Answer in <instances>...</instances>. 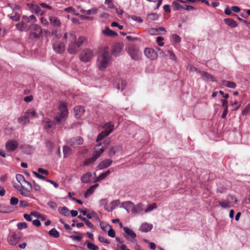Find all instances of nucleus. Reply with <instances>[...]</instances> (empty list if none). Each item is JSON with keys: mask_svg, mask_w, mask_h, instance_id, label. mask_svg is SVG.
Here are the masks:
<instances>
[{"mask_svg": "<svg viewBox=\"0 0 250 250\" xmlns=\"http://www.w3.org/2000/svg\"><path fill=\"white\" fill-rule=\"evenodd\" d=\"M38 173L39 174H45L46 175H48V171L47 169H44L41 167H40L38 169V172H36Z\"/></svg>", "mask_w": 250, "mask_h": 250, "instance_id": "63", "label": "nucleus"}, {"mask_svg": "<svg viewBox=\"0 0 250 250\" xmlns=\"http://www.w3.org/2000/svg\"><path fill=\"white\" fill-rule=\"evenodd\" d=\"M222 84L227 87L231 88H235L236 87V83L233 82L224 80L222 81Z\"/></svg>", "mask_w": 250, "mask_h": 250, "instance_id": "33", "label": "nucleus"}, {"mask_svg": "<svg viewBox=\"0 0 250 250\" xmlns=\"http://www.w3.org/2000/svg\"><path fill=\"white\" fill-rule=\"evenodd\" d=\"M85 216H87V218L89 219H91L93 218H96L97 219L99 220V218L97 216V214H96L94 211H92L90 213H88L87 214L85 215Z\"/></svg>", "mask_w": 250, "mask_h": 250, "instance_id": "54", "label": "nucleus"}, {"mask_svg": "<svg viewBox=\"0 0 250 250\" xmlns=\"http://www.w3.org/2000/svg\"><path fill=\"white\" fill-rule=\"evenodd\" d=\"M111 58L110 52L105 50L102 53L99 60V68L103 70L108 66Z\"/></svg>", "mask_w": 250, "mask_h": 250, "instance_id": "3", "label": "nucleus"}, {"mask_svg": "<svg viewBox=\"0 0 250 250\" xmlns=\"http://www.w3.org/2000/svg\"><path fill=\"white\" fill-rule=\"evenodd\" d=\"M33 174H34V175L36 176V177L38 178V179H41L42 180H45V181H46V180H48V179H46L44 176H43L36 171H33Z\"/></svg>", "mask_w": 250, "mask_h": 250, "instance_id": "58", "label": "nucleus"}, {"mask_svg": "<svg viewBox=\"0 0 250 250\" xmlns=\"http://www.w3.org/2000/svg\"><path fill=\"white\" fill-rule=\"evenodd\" d=\"M19 199L17 197H12L10 199V205L12 206H15L19 203Z\"/></svg>", "mask_w": 250, "mask_h": 250, "instance_id": "62", "label": "nucleus"}, {"mask_svg": "<svg viewBox=\"0 0 250 250\" xmlns=\"http://www.w3.org/2000/svg\"><path fill=\"white\" fill-rule=\"evenodd\" d=\"M202 76V79L204 81H211L212 82H216L215 78L212 75L209 74L208 72L202 71L200 73Z\"/></svg>", "mask_w": 250, "mask_h": 250, "instance_id": "18", "label": "nucleus"}, {"mask_svg": "<svg viewBox=\"0 0 250 250\" xmlns=\"http://www.w3.org/2000/svg\"><path fill=\"white\" fill-rule=\"evenodd\" d=\"M123 206L125 208H130L132 209V213H137L138 211L135 210L136 208L134 204L130 201L125 202L123 203Z\"/></svg>", "mask_w": 250, "mask_h": 250, "instance_id": "25", "label": "nucleus"}, {"mask_svg": "<svg viewBox=\"0 0 250 250\" xmlns=\"http://www.w3.org/2000/svg\"><path fill=\"white\" fill-rule=\"evenodd\" d=\"M167 32L166 29L163 27H160L158 28H151L148 29V32L152 35H157L165 34Z\"/></svg>", "mask_w": 250, "mask_h": 250, "instance_id": "14", "label": "nucleus"}, {"mask_svg": "<svg viewBox=\"0 0 250 250\" xmlns=\"http://www.w3.org/2000/svg\"><path fill=\"white\" fill-rule=\"evenodd\" d=\"M172 40L175 43H179L181 42V39L179 36L177 34H174L172 36Z\"/></svg>", "mask_w": 250, "mask_h": 250, "instance_id": "60", "label": "nucleus"}, {"mask_svg": "<svg viewBox=\"0 0 250 250\" xmlns=\"http://www.w3.org/2000/svg\"><path fill=\"white\" fill-rule=\"evenodd\" d=\"M16 179H17V181H18L19 183H20L21 185H22V183H24L27 184V185L30 187V189L32 188V185H31V183L25 180V178L23 175L21 174H17V175H16Z\"/></svg>", "mask_w": 250, "mask_h": 250, "instance_id": "20", "label": "nucleus"}, {"mask_svg": "<svg viewBox=\"0 0 250 250\" xmlns=\"http://www.w3.org/2000/svg\"><path fill=\"white\" fill-rule=\"evenodd\" d=\"M52 47L54 51L58 54H62L65 48V43L60 41H55L52 44Z\"/></svg>", "mask_w": 250, "mask_h": 250, "instance_id": "6", "label": "nucleus"}, {"mask_svg": "<svg viewBox=\"0 0 250 250\" xmlns=\"http://www.w3.org/2000/svg\"><path fill=\"white\" fill-rule=\"evenodd\" d=\"M167 56H169V59L175 61L176 59V57L175 54L170 50H167Z\"/></svg>", "mask_w": 250, "mask_h": 250, "instance_id": "61", "label": "nucleus"}, {"mask_svg": "<svg viewBox=\"0 0 250 250\" xmlns=\"http://www.w3.org/2000/svg\"><path fill=\"white\" fill-rule=\"evenodd\" d=\"M42 35V34L39 33V32H31L29 34V39L32 40L39 39Z\"/></svg>", "mask_w": 250, "mask_h": 250, "instance_id": "38", "label": "nucleus"}, {"mask_svg": "<svg viewBox=\"0 0 250 250\" xmlns=\"http://www.w3.org/2000/svg\"><path fill=\"white\" fill-rule=\"evenodd\" d=\"M127 52L131 58L135 61L138 60L141 56V53L138 49L134 46H129Z\"/></svg>", "mask_w": 250, "mask_h": 250, "instance_id": "8", "label": "nucleus"}, {"mask_svg": "<svg viewBox=\"0 0 250 250\" xmlns=\"http://www.w3.org/2000/svg\"><path fill=\"white\" fill-rule=\"evenodd\" d=\"M87 247L89 250H99V247L97 245L90 242H87Z\"/></svg>", "mask_w": 250, "mask_h": 250, "instance_id": "47", "label": "nucleus"}, {"mask_svg": "<svg viewBox=\"0 0 250 250\" xmlns=\"http://www.w3.org/2000/svg\"><path fill=\"white\" fill-rule=\"evenodd\" d=\"M91 178V174L90 172H88L81 176V180L83 183H88L90 182Z\"/></svg>", "mask_w": 250, "mask_h": 250, "instance_id": "30", "label": "nucleus"}, {"mask_svg": "<svg viewBox=\"0 0 250 250\" xmlns=\"http://www.w3.org/2000/svg\"><path fill=\"white\" fill-rule=\"evenodd\" d=\"M32 190V188H25L22 187L21 189H20L21 194L23 196L29 197L30 196V191Z\"/></svg>", "mask_w": 250, "mask_h": 250, "instance_id": "35", "label": "nucleus"}, {"mask_svg": "<svg viewBox=\"0 0 250 250\" xmlns=\"http://www.w3.org/2000/svg\"><path fill=\"white\" fill-rule=\"evenodd\" d=\"M71 149L69 146H64L63 147V152L64 156L71 154Z\"/></svg>", "mask_w": 250, "mask_h": 250, "instance_id": "46", "label": "nucleus"}, {"mask_svg": "<svg viewBox=\"0 0 250 250\" xmlns=\"http://www.w3.org/2000/svg\"><path fill=\"white\" fill-rule=\"evenodd\" d=\"M98 157H90L88 159L84 160V162H83V166H89L92 164H93L96 160V158Z\"/></svg>", "mask_w": 250, "mask_h": 250, "instance_id": "39", "label": "nucleus"}, {"mask_svg": "<svg viewBox=\"0 0 250 250\" xmlns=\"http://www.w3.org/2000/svg\"><path fill=\"white\" fill-rule=\"evenodd\" d=\"M121 150L122 147L120 146H114L110 148L108 154L109 156H112L115 155L117 152L120 151Z\"/></svg>", "mask_w": 250, "mask_h": 250, "instance_id": "34", "label": "nucleus"}, {"mask_svg": "<svg viewBox=\"0 0 250 250\" xmlns=\"http://www.w3.org/2000/svg\"><path fill=\"white\" fill-rule=\"evenodd\" d=\"M93 56V51L89 49L83 50L80 54V59L84 62H88Z\"/></svg>", "mask_w": 250, "mask_h": 250, "instance_id": "7", "label": "nucleus"}, {"mask_svg": "<svg viewBox=\"0 0 250 250\" xmlns=\"http://www.w3.org/2000/svg\"><path fill=\"white\" fill-rule=\"evenodd\" d=\"M156 49L158 51L159 55L162 57H165L166 56H167V50L163 51L161 48L159 47H157Z\"/></svg>", "mask_w": 250, "mask_h": 250, "instance_id": "59", "label": "nucleus"}, {"mask_svg": "<svg viewBox=\"0 0 250 250\" xmlns=\"http://www.w3.org/2000/svg\"><path fill=\"white\" fill-rule=\"evenodd\" d=\"M188 70L190 71V72H193V71H195L197 73H199L200 74V73H201L202 71H201L199 69H198V68H197L196 67H194L193 66H192V65H189L188 67Z\"/></svg>", "mask_w": 250, "mask_h": 250, "instance_id": "57", "label": "nucleus"}, {"mask_svg": "<svg viewBox=\"0 0 250 250\" xmlns=\"http://www.w3.org/2000/svg\"><path fill=\"white\" fill-rule=\"evenodd\" d=\"M110 173V171L109 170H108L101 174H100V175H99L98 177L97 178V180H96V181H100L101 180H102L104 179L106 176H107Z\"/></svg>", "mask_w": 250, "mask_h": 250, "instance_id": "41", "label": "nucleus"}, {"mask_svg": "<svg viewBox=\"0 0 250 250\" xmlns=\"http://www.w3.org/2000/svg\"><path fill=\"white\" fill-rule=\"evenodd\" d=\"M163 40H164V38H163L162 37L159 36L157 38L156 42L159 46H162L164 45V43L163 42Z\"/></svg>", "mask_w": 250, "mask_h": 250, "instance_id": "64", "label": "nucleus"}, {"mask_svg": "<svg viewBox=\"0 0 250 250\" xmlns=\"http://www.w3.org/2000/svg\"><path fill=\"white\" fill-rule=\"evenodd\" d=\"M31 28L34 32H39V33L42 34V29L41 26L37 24L33 23L31 24Z\"/></svg>", "mask_w": 250, "mask_h": 250, "instance_id": "40", "label": "nucleus"}, {"mask_svg": "<svg viewBox=\"0 0 250 250\" xmlns=\"http://www.w3.org/2000/svg\"><path fill=\"white\" fill-rule=\"evenodd\" d=\"M70 34H74L72 32H66L64 34V35L63 36V39L64 40H65V42H66L67 39H68L69 42L71 41V37Z\"/></svg>", "mask_w": 250, "mask_h": 250, "instance_id": "56", "label": "nucleus"}, {"mask_svg": "<svg viewBox=\"0 0 250 250\" xmlns=\"http://www.w3.org/2000/svg\"><path fill=\"white\" fill-rule=\"evenodd\" d=\"M28 117L25 115L21 117H20L18 119V122L20 124H22V125H25L29 123V120H28Z\"/></svg>", "mask_w": 250, "mask_h": 250, "instance_id": "37", "label": "nucleus"}, {"mask_svg": "<svg viewBox=\"0 0 250 250\" xmlns=\"http://www.w3.org/2000/svg\"><path fill=\"white\" fill-rule=\"evenodd\" d=\"M76 42L80 48L82 49V45L87 43V40L84 36H80L77 40L76 39Z\"/></svg>", "mask_w": 250, "mask_h": 250, "instance_id": "29", "label": "nucleus"}, {"mask_svg": "<svg viewBox=\"0 0 250 250\" xmlns=\"http://www.w3.org/2000/svg\"><path fill=\"white\" fill-rule=\"evenodd\" d=\"M7 6L11 8L13 11L16 10H19L21 9V6L19 5L11 3H8Z\"/></svg>", "mask_w": 250, "mask_h": 250, "instance_id": "50", "label": "nucleus"}, {"mask_svg": "<svg viewBox=\"0 0 250 250\" xmlns=\"http://www.w3.org/2000/svg\"><path fill=\"white\" fill-rule=\"evenodd\" d=\"M25 115L28 117V120L30 121L31 118L36 117L37 114L35 109H31L25 113Z\"/></svg>", "mask_w": 250, "mask_h": 250, "instance_id": "36", "label": "nucleus"}, {"mask_svg": "<svg viewBox=\"0 0 250 250\" xmlns=\"http://www.w3.org/2000/svg\"><path fill=\"white\" fill-rule=\"evenodd\" d=\"M84 112V107L82 105L76 106L74 108L75 116L77 119L82 118Z\"/></svg>", "mask_w": 250, "mask_h": 250, "instance_id": "11", "label": "nucleus"}, {"mask_svg": "<svg viewBox=\"0 0 250 250\" xmlns=\"http://www.w3.org/2000/svg\"><path fill=\"white\" fill-rule=\"evenodd\" d=\"M172 4L173 6V9L174 11H177L179 10L180 8H182V5H181L176 1H173L172 2Z\"/></svg>", "mask_w": 250, "mask_h": 250, "instance_id": "49", "label": "nucleus"}, {"mask_svg": "<svg viewBox=\"0 0 250 250\" xmlns=\"http://www.w3.org/2000/svg\"><path fill=\"white\" fill-rule=\"evenodd\" d=\"M78 217L79 218L80 220H82V221L84 222V224H85V225H87L88 227L90 228H93V227H94V225H93L91 222L88 221V220H87L85 217H82L80 215L78 216Z\"/></svg>", "mask_w": 250, "mask_h": 250, "instance_id": "44", "label": "nucleus"}, {"mask_svg": "<svg viewBox=\"0 0 250 250\" xmlns=\"http://www.w3.org/2000/svg\"><path fill=\"white\" fill-rule=\"evenodd\" d=\"M59 212L65 216H68L69 215V209L65 207L59 208Z\"/></svg>", "mask_w": 250, "mask_h": 250, "instance_id": "42", "label": "nucleus"}, {"mask_svg": "<svg viewBox=\"0 0 250 250\" xmlns=\"http://www.w3.org/2000/svg\"><path fill=\"white\" fill-rule=\"evenodd\" d=\"M105 129L99 134L96 139L98 144L94 147L95 154L93 156H100L109 145V140H105L103 143L99 142L104 137L109 135L113 130L114 125L111 122L106 123L103 126Z\"/></svg>", "mask_w": 250, "mask_h": 250, "instance_id": "2", "label": "nucleus"}, {"mask_svg": "<svg viewBox=\"0 0 250 250\" xmlns=\"http://www.w3.org/2000/svg\"><path fill=\"white\" fill-rule=\"evenodd\" d=\"M97 8H92V9L87 10L84 9H81L80 10V12L83 14L90 15L92 14H95L96 13H97Z\"/></svg>", "mask_w": 250, "mask_h": 250, "instance_id": "31", "label": "nucleus"}, {"mask_svg": "<svg viewBox=\"0 0 250 250\" xmlns=\"http://www.w3.org/2000/svg\"><path fill=\"white\" fill-rule=\"evenodd\" d=\"M144 54L147 58L152 60L156 59L158 57L157 52L151 48H146L144 50Z\"/></svg>", "mask_w": 250, "mask_h": 250, "instance_id": "10", "label": "nucleus"}, {"mask_svg": "<svg viewBox=\"0 0 250 250\" xmlns=\"http://www.w3.org/2000/svg\"><path fill=\"white\" fill-rule=\"evenodd\" d=\"M102 33L109 37H114L117 35V33L116 32L110 29L108 27H105V29L102 31Z\"/></svg>", "mask_w": 250, "mask_h": 250, "instance_id": "24", "label": "nucleus"}, {"mask_svg": "<svg viewBox=\"0 0 250 250\" xmlns=\"http://www.w3.org/2000/svg\"><path fill=\"white\" fill-rule=\"evenodd\" d=\"M68 115V110L66 104L60 103L59 112L57 113L53 121L50 119H44L42 121V125L45 129H53L55 125H63L65 122Z\"/></svg>", "mask_w": 250, "mask_h": 250, "instance_id": "1", "label": "nucleus"}, {"mask_svg": "<svg viewBox=\"0 0 250 250\" xmlns=\"http://www.w3.org/2000/svg\"><path fill=\"white\" fill-rule=\"evenodd\" d=\"M48 19L53 26L55 27H59L61 26V22L57 17L49 16Z\"/></svg>", "mask_w": 250, "mask_h": 250, "instance_id": "21", "label": "nucleus"}, {"mask_svg": "<svg viewBox=\"0 0 250 250\" xmlns=\"http://www.w3.org/2000/svg\"><path fill=\"white\" fill-rule=\"evenodd\" d=\"M27 227V224L25 222L18 223L17 224V228L21 230L22 229H26Z\"/></svg>", "mask_w": 250, "mask_h": 250, "instance_id": "51", "label": "nucleus"}, {"mask_svg": "<svg viewBox=\"0 0 250 250\" xmlns=\"http://www.w3.org/2000/svg\"><path fill=\"white\" fill-rule=\"evenodd\" d=\"M152 228V225L147 223L142 224L140 230L143 232H148L150 231Z\"/></svg>", "mask_w": 250, "mask_h": 250, "instance_id": "22", "label": "nucleus"}, {"mask_svg": "<svg viewBox=\"0 0 250 250\" xmlns=\"http://www.w3.org/2000/svg\"><path fill=\"white\" fill-rule=\"evenodd\" d=\"M18 147V143L14 140L10 141L6 143L5 147L8 151H13Z\"/></svg>", "mask_w": 250, "mask_h": 250, "instance_id": "16", "label": "nucleus"}, {"mask_svg": "<svg viewBox=\"0 0 250 250\" xmlns=\"http://www.w3.org/2000/svg\"><path fill=\"white\" fill-rule=\"evenodd\" d=\"M48 233H49V236L54 238H59V233L55 228L51 229Z\"/></svg>", "mask_w": 250, "mask_h": 250, "instance_id": "43", "label": "nucleus"}, {"mask_svg": "<svg viewBox=\"0 0 250 250\" xmlns=\"http://www.w3.org/2000/svg\"><path fill=\"white\" fill-rule=\"evenodd\" d=\"M112 161L111 159H106L99 164L97 168L99 169H105L110 166L112 164Z\"/></svg>", "mask_w": 250, "mask_h": 250, "instance_id": "17", "label": "nucleus"}, {"mask_svg": "<svg viewBox=\"0 0 250 250\" xmlns=\"http://www.w3.org/2000/svg\"><path fill=\"white\" fill-rule=\"evenodd\" d=\"M26 5L32 13H35L36 15L40 16L43 15L44 13V12L41 9L40 6L38 5L28 3Z\"/></svg>", "mask_w": 250, "mask_h": 250, "instance_id": "9", "label": "nucleus"}, {"mask_svg": "<svg viewBox=\"0 0 250 250\" xmlns=\"http://www.w3.org/2000/svg\"><path fill=\"white\" fill-rule=\"evenodd\" d=\"M98 184H95L87 189V191H86L85 193H84V197L85 198H87L90 195L92 194V193L94 192V190H95V188H97Z\"/></svg>", "mask_w": 250, "mask_h": 250, "instance_id": "27", "label": "nucleus"}, {"mask_svg": "<svg viewBox=\"0 0 250 250\" xmlns=\"http://www.w3.org/2000/svg\"><path fill=\"white\" fill-rule=\"evenodd\" d=\"M123 230L125 232L126 234L124 235L125 238L127 240L131 242V239H134L136 237V233L131 229H129L127 227L123 228Z\"/></svg>", "mask_w": 250, "mask_h": 250, "instance_id": "12", "label": "nucleus"}, {"mask_svg": "<svg viewBox=\"0 0 250 250\" xmlns=\"http://www.w3.org/2000/svg\"><path fill=\"white\" fill-rule=\"evenodd\" d=\"M8 17L12 20L15 21H18L20 20V16L17 13H15L14 16H11L8 15Z\"/></svg>", "mask_w": 250, "mask_h": 250, "instance_id": "48", "label": "nucleus"}, {"mask_svg": "<svg viewBox=\"0 0 250 250\" xmlns=\"http://www.w3.org/2000/svg\"><path fill=\"white\" fill-rule=\"evenodd\" d=\"M157 206L155 203L150 204L148 206V208L145 209V212H148L152 211L153 209L156 208Z\"/></svg>", "mask_w": 250, "mask_h": 250, "instance_id": "53", "label": "nucleus"}, {"mask_svg": "<svg viewBox=\"0 0 250 250\" xmlns=\"http://www.w3.org/2000/svg\"><path fill=\"white\" fill-rule=\"evenodd\" d=\"M19 237L18 235L12 234L11 236H9L8 241H9V245L14 246L17 244L18 241H19Z\"/></svg>", "mask_w": 250, "mask_h": 250, "instance_id": "26", "label": "nucleus"}, {"mask_svg": "<svg viewBox=\"0 0 250 250\" xmlns=\"http://www.w3.org/2000/svg\"><path fill=\"white\" fill-rule=\"evenodd\" d=\"M237 202L236 198L233 195L229 194L226 200H222L218 202L219 205L223 209H228L231 208L234 204Z\"/></svg>", "mask_w": 250, "mask_h": 250, "instance_id": "4", "label": "nucleus"}, {"mask_svg": "<svg viewBox=\"0 0 250 250\" xmlns=\"http://www.w3.org/2000/svg\"><path fill=\"white\" fill-rule=\"evenodd\" d=\"M126 83L123 79H117L115 82V86L118 89L122 91L125 87Z\"/></svg>", "mask_w": 250, "mask_h": 250, "instance_id": "19", "label": "nucleus"}, {"mask_svg": "<svg viewBox=\"0 0 250 250\" xmlns=\"http://www.w3.org/2000/svg\"><path fill=\"white\" fill-rule=\"evenodd\" d=\"M71 41L69 42L67 48V52L71 54H75L81 49L76 42V36L75 34H70Z\"/></svg>", "mask_w": 250, "mask_h": 250, "instance_id": "5", "label": "nucleus"}, {"mask_svg": "<svg viewBox=\"0 0 250 250\" xmlns=\"http://www.w3.org/2000/svg\"><path fill=\"white\" fill-rule=\"evenodd\" d=\"M21 23L23 25V28L24 29V31L28 32L31 28V24H27V22L25 21H21Z\"/></svg>", "mask_w": 250, "mask_h": 250, "instance_id": "52", "label": "nucleus"}, {"mask_svg": "<svg viewBox=\"0 0 250 250\" xmlns=\"http://www.w3.org/2000/svg\"><path fill=\"white\" fill-rule=\"evenodd\" d=\"M100 227L102 230L104 231H106L107 229H112L111 226L109 224L104 223V222H101L100 223Z\"/></svg>", "mask_w": 250, "mask_h": 250, "instance_id": "45", "label": "nucleus"}, {"mask_svg": "<svg viewBox=\"0 0 250 250\" xmlns=\"http://www.w3.org/2000/svg\"><path fill=\"white\" fill-rule=\"evenodd\" d=\"M159 18V15L154 13L148 14L146 16V19L149 21H156Z\"/></svg>", "mask_w": 250, "mask_h": 250, "instance_id": "32", "label": "nucleus"}, {"mask_svg": "<svg viewBox=\"0 0 250 250\" xmlns=\"http://www.w3.org/2000/svg\"><path fill=\"white\" fill-rule=\"evenodd\" d=\"M133 21H136L138 23H142L143 21V20L139 17L136 16L135 15H132L130 17Z\"/></svg>", "mask_w": 250, "mask_h": 250, "instance_id": "55", "label": "nucleus"}, {"mask_svg": "<svg viewBox=\"0 0 250 250\" xmlns=\"http://www.w3.org/2000/svg\"><path fill=\"white\" fill-rule=\"evenodd\" d=\"M22 19L27 23L32 22L33 23L37 21V18L33 15H32L30 16L23 15L22 17Z\"/></svg>", "mask_w": 250, "mask_h": 250, "instance_id": "23", "label": "nucleus"}, {"mask_svg": "<svg viewBox=\"0 0 250 250\" xmlns=\"http://www.w3.org/2000/svg\"><path fill=\"white\" fill-rule=\"evenodd\" d=\"M224 21L228 26L234 28L238 26L237 22L230 18H227L224 20Z\"/></svg>", "mask_w": 250, "mask_h": 250, "instance_id": "28", "label": "nucleus"}, {"mask_svg": "<svg viewBox=\"0 0 250 250\" xmlns=\"http://www.w3.org/2000/svg\"><path fill=\"white\" fill-rule=\"evenodd\" d=\"M124 45L120 43H117L113 46L112 53L115 56H119L123 50Z\"/></svg>", "mask_w": 250, "mask_h": 250, "instance_id": "13", "label": "nucleus"}, {"mask_svg": "<svg viewBox=\"0 0 250 250\" xmlns=\"http://www.w3.org/2000/svg\"><path fill=\"white\" fill-rule=\"evenodd\" d=\"M83 142V140L81 137H77L76 138H72L69 141V143L73 147H77L78 146L82 145Z\"/></svg>", "mask_w": 250, "mask_h": 250, "instance_id": "15", "label": "nucleus"}]
</instances>
